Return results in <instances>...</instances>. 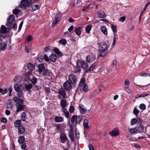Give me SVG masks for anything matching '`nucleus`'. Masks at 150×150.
Here are the masks:
<instances>
[{
	"instance_id": "54",
	"label": "nucleus",
	"mask_w": 150,
	"mask_h": 150,
	"mask_svg": "<svg viewBox=\"0 0 150 150\" xmlns=\"http://www.w3.org/2000/svg\"><path fill=\"white\" fill-rule=\"evenodd\" d=\"M85 82V80L84 78H82L80 81L79 86H82L83 85Z\"/></svg>"
},
{
	"instance_id": "49",
	"label": "nucleus",
	"mask_w": 150,
	"mask_h": 150,
	"mask_svg": "<svg viewBox=\"0 0 150 150\" xmlns=\"http://www.w3.org/2000/svg\"><path fill=\"white\" fill-rule=\"evenodd\" d=\"M21 79V77L19 76H16L14 79V81L16 82H19Z\"/></svg>"
},
{
	"instance_id": "25",
	"label": "nucleus",
	"mask_w": 150,
	"mask_h": 150,
	"mask_svg": "<svg viewBox=\"0 0 150 150\" xmlns=\"http://www.w3.org/2000/svg\"><path fill=\"white\" fill-rule=\"evenodd\" d=\"M82 28L81 27H78L75 29V32L76 34L78 36H80L81 33Z\"/></svg>"
},
{
	"instance_id": "13",
	"label": "nucleus",
	"mask_w": 150,
	"mask_h": 150,
	"mask_svg": "<svg viewBox=\"0 0 150 150\" xmlns=\"http://www.w3.org/2000/svg\"><path fill=\"white\" fill-rule=\"evenodd\" d=\"M60 138L61 140V142L62 143H64L67 140V138L65 134L64 133H62L60 136Z\"/></svg>"
},
{
	"instance_id": "35",
	"label": "nucleus",
	"mask_w": 150,
	"mask_h": 150,
	"mask_svg": "<svg viewBox=\"0 0 150 150\" xmlns=\"http://www.w3.org/2000/svg\"><path fill=\"white\" fill-rule=\"evenodd\" d=\"M96 64L94 63L91 65L90 67L88 69V70L89 71H92L94 69L95 67H96Z\"/></svg>"
},
{
	"instance_id": "3",
	"label": "nucleus",
	"mask_w": 150,
	"mask_h": 150,
	"mask_svg": "<svg viewBox=\"0 0 150 150\" xmlns=\"http://www.w3.org/2000/svg\"><path fill=\"white\" fill-rule=\"evenodd\" d=\"M76 67L78 68V71L80 72L81 68H83L84 69H88V64L84 61H78L76 62Z\"/></svg>"
},
{
	"instance_id": "9",
	"label": "nucleus",
	"mask_w": 150,
	"mask_h": 150,
	"mask_svg": "<svg viewBox=\"0 0 150 150\" xmlns=\"http://www.w3.org/2000/svg\"><path fill=\"white\" fill-rule=\"evenodd\" d=\"M10 30V28H7L5 26L2 25L1 27L0 32L5 34L9 32Z\"/></svg>"
},
{
	"instance_id": "46",
	"label": "nucleus",
	"mask_w": 150,
	"mask_h": 150,
	"mask_svg": "<svg viewBox=\"0 0 150 150\" xmlns=\"http://www.w3.org/2000/svg\"><path fill=\"white\" fill-rule=\"evenodd\" d=\"M139 108L140 109L142 110H145L146 108L145 105L143 103H142L140 104L139 106Z\"/></svg>"
},
{
	"instance_id": "2",
	"label": "nucleus",
	"mask_w": 150,
	"mask_h": 150,
	"mask_svg": "<svg viewBox=\"0 0 150 150\" xmlns=\"http://www.w3.org/2000/svg\"><path fill=\"white\" fill-rule=\"evenodd\" d=\"M98 48L100 52L99 56L105 57L107 53V50L108 48L107 44L105 42H101L98 44Z\"/></svg>"
},
{
	"instance_id": "20",
	"label": "nucleus",
	"mask_w": 150,
	"mask_h": 150,
	"mask_svg": "<svg viewBox=\"0 0 150 150\" xmlns=\"http://www.w3.org/2000/svg\"><path fill=\"white\" fill-rule=\"evenodd\" d=\"M98 16L99 17L101 18H104L106 16L105 12L103 11H100L98 13Z\"/></svg>"
},
{
	"instance_id": "19",
	"label": "nucleus",
	"mask_w": 150,
	"mask_h": 150,
	"mask_svg": "<svg viewBox=\"0 0 150 150\" xmlns=\"http://www.w3.org/2000/svg\"><path fill=\"white\" fill-rule=\"evenodd\" d=\"M79 109L80 112L81 114H85L87 111V110L84 108V105H80Z\"/></svg>"
},
{
	"instance_id": "38",
	"label": "nucleus",
	"mask_w": 150,
	"mask_h": 150,
	"mask_svg": "<svg viewBox=\"0 0 150 150\" xmlns=\"http://www.w3.org/2000/svg\"><path fill=\"white\" fill-rule=\"evenodd\" d=\"M138 130V129L136 127L132 128L129 129V132L131 134H133L136 132Z\"/></svg>"
},
{
	"instance_id": "29",
	"label": "nucleus",
	"mask_w": 150,
	"mask_h": 150,
	"mask_svg": "<svg viewBox=\"0 0 150 150\" xmlns=\"http://www.w3.org/2000/svg\"><path fill=\"white\" fill-rule=\"evenodd\" d=\"M54 51L57 55L59 56L62 57V56L63 54L62 53L59 51V49L56 47L54 48L53 49Z\"/></svg>"
},
{
	"instance_id": "50",
	"label": "nucleus",
	"mask_w": 150,
	"mask_h": 150,
	"mask_svg": "<svg viewBox=\"0 0 150 150\" xmlns=\"http://www.w3.org/2000/svg\"><path fill=\"white\" fill-rule=\"evenodd\" d=\"M81 121V118L80 117H77V116L76 121L75 123V125H76L77 124H79Z\"/></svg>"
},
{
	"instance_id": "17",
	"label": "nucleus",
	"mask_w": 150,
	"mask_h": 150,
	"mask_svg": "<svg viewBox=\"0 0 150 150\" xmlns=\"http://www.w3.org/2000/svg\"><path fill=\"white\" fill-rule=\"evenodd\" d=\"M38 68V70L39 72V74H41L42 72L45 69V65L43 64H41L39 65Z\"/></svg>"
},
{
	"instance_id": "12",
	"label": "nucleus",
	"mask_w": 150,
	"mask_h": 150,
	"mask_svg": "<svg viewBox=\"0 0 150 150\" xmlns=\"http://www.w3.org/2000/svg\"><path fill=\"white\" fill-rule=\"evenodd\" d=\"M1 37V35L0 34V38ZM0 46H1V49L2 50H5L7 46L5 42H3L1 38H0Z\"/></svg>"
},
{
	"instance_id": "27",
	"label": "nucleus",
	"mask_w": 150,
	"mask_h": 150,
	"mask_svg": "<svg viewBox=\"0 0 150 150\" xmlns=\"http://www.w3.org/2000/svg\"><path fill=\"white\" fill-rule=\"evenodd\" d=\"M92 26L91 25H87L85 28V30L86 33L89 34L90 31H91Z\"/></svg>"
},
{
	"instance_id": "42",
	"label": "nucleus",
	"mask_w": 150,
	"mask_h": 150,
	"mask_svg": "<svg viewBox=\"0 0 150 150\" xmlns=\"http://www.w3.org/2000/svg\"><path fill=\"white\" fill-rule=\"evenodd\" d=\"M137 128L138 129V131H139L142 132H144V127L143 125H140L138 126V127Z\"/></svg>"
},
{
	"instance_id": "14",
	"label": "nucleus",
	"mask_w": 150,
	"mask_h": 150,
	"mask_svg": "<svg viewBox=\"0 0 150 150\" xmlns=\"http://www.w3.org/2000/svg\"><path fill=\"white\" fill-rule=\"evenodd\" d=\"M71 83L69 81H66L64 82L63 85V86L64 88V89L67 90L69 89L71 87Z\"/></svg>"
},
{
	"instance_id": "40",
	"label": "nucleus",
	"mask_w": 150,
	"mask_h": 150,
	"mask_svg": "<svg viewBox=\"0 0 150 150\" xmlns=\"http://www.w3.org/2000/svg\"><path fill=\"white\" fill-rule=\"evenodd\" d=\"M30 81L33 84H35L37 82V79L34 76H33V78L30 80Z\"/></svg>"
},
{
	"instance_id": "43",
	"label": "nucleus",
	"mask_w": 150,
	"mask_h": 150,
	"mask_svg": "<svg viewBox=\"0 0 150 150\" xmlns=\"http://www.w3.org/2000/svg\"><path fill=\"white\" fill-rule=\"evenodd\" d=\"M51 73L50 71L48 69L45 70L44 72V75L46 76H48Z\"/></svg>"
},
{
	"instance_id": "34",
	"label": "nucleus",
	"mask_w": 150,
	"mask_h": 150,
	"mask_svg": "<svg viewBox=\"0 0 150 150\" xmlns=\"http://www.w3.org/2000/svg\"><path fill=\"white\" fill-rule=\"evenodd\" d=\"M77 115H73L71 119V123L73 124H75L76 121V119Z\"/></svg>"
},
{
	"instance_id": "39",
	"label": "nucleus",
	"mask_w": 150,
	"mask_h": 150,
	"mask_svg": "<svg viewBox=\"0 0 150 150\" xmlns=\"http://www.w3.org/2000/svg\"><path fill=\"white\" fill-rule=\"evenodd\" d=\"M12 102V100L11 99H8L7 103V106L8 108H12L11 104Z\"/></svg>"
},
{
	"instance_id": "47",
	"label": "nucleus",
	"mask_w": 150,
	"mask_h": 150,
	"mask_svg": "<svg viewBox=\"0 0 150 150\" xmlns=\"http://www.w3.org/2000/svg\"><path fill=\"white\" fill-rule=\"evenodd\" d=\"M32 85L31 84L28 85L25 84V88L28 90L32 88Z\"/></svg>"
},
{
	"instance_id": "1",
	"label": "nucleus",
	"mask_w": 150,
	"mask_h": 150,
	"mask_svg": "<svg viewBox=\"0 0 150 150\" xmlns=\"http://www.w3.org/2000/svg\"><path fill=\"white\" fill-rule=\"evenodd\" d=\"M13 100L16 103L15 105L17 108L16 110L17 113L24 110L25 106L23 104L24 101L23 99L15 96L13 97Z\"/></svg>"
},
{
	"instance_id": "57",
	"label": "nucleus",
	"mask_w": 150,
	"mask_h": 150,
	"mask_svg": "<svg viewBox=\"0 0 150 150\" xmlns=\"http://www.w3.org/2000/svg\"><path fill=\"white\" fill-rule=\"evenodd\" d=\"M125 91L129 93H131V91L129 88V86L125 87Z\"/></svg>"
},
{
	"instance_id": "59",
	"label": "nucleus",
	"mask_w": 150,
	"mask_h": 150,
	"mask_svg": "<svg viewBox=\"0 0 150 150\" xmlns=\"http://www.w3.org/2000/svg\"><path fill=\"white\" fill-rule=\"evenodd\" d=\"M111 28L112 30L114 32H115L117 30L116 27L114 25H111Z\"/></svg>"
},
{
	"instance_id": "52",
	"label": "nucleus",
	"mask_w": 150,
	"mask_h": 150,
	"mask_svg": "<svg viewBox=\"0 0 150 150\" xmlns=\"http://www.w3.org/2000/svg\"><path fill=\"white\" fill-rule=\"evenodd\" d=\"M21 117L22 120L23 121H25L26 118V114L25 112H23L22 113Z\"/></svg>"
},
{
	"instance_id": "15",
	"label": "nucleus",
	"mask_w": 150,
	"mask_h": 150,
	"mask_svg": "<svg viewBox=\"0 0 150 150\" xmlns=\"http://www.w3.org/2000/svg\"><path fill=\"white\" fill-rule=\"evenodd\" d=\"M109 134H110L112 137L117 135L119 134V132L118 130L117 129H115L112 131L109 132Z\"/></svg>"
},
{
	"instance_id": "62",
	"label": "nucleus",
	"mask_w": 150,
	"mask_h": 150,
	"mask_svg": "<svg viewBox=\"0 0 150 150\" xmlns=\"http://www.w3.org/2000/svg\"><path fill=\"white\" fill-rule=\"evenodd\" d=\"M22 144L21 146V148L23 149H25L26 147V145L25 143L24 142L23 143H22Z\"/></svg>"
},
{
	"instance_id": "58",
	"label": "nucleus",
	"mask_w": 150,
	"mask_h": 150,
	"mask_svg": "<svg viewBox=\"0 0 150 150\" xmlns=\"http://www.w3.org/2000/svg\"><path fill=\"white\" fill-rule=\"evenodd\" d=\"M129 81L128 79H126L125 81V87L129 86Z\"/></svg>"
},
{
	"instance_id": "60",
	"label": "nucleus",
	"mask_w": 150,
	"mask_h": 150,
	"mask_svg": "<svg viewBox=\"0 0 150 150\" xmlns=\"http://www.w3.org/2000/svg\"><path fill=\"white\" fill-rule=\"evenodd\" d=\"M30 47L28 46L25 47V51L26 53H28L30 51L31 48Z\"/></svg>"
},
{
	"instance_id": "10",
	"label": "nucleus",
	"mask_w": 150,
	"mask_h": 150,
	"mask_svg": "<svg viewBox=\"0 0 150 150\" xmlns=\"http://www.w3.org/2000/svg\"><path fill=\"white\" fill-rule=\"evenodd\" d=\"M61 15L59 13H57L56 15L54 21L52 22V26H54L58 23V21L60 20Z\"/></svg>"
},
{
	"instance_id": "31",
	"label": "nucleus",
	"mask_w": 150,
	"mask_h": 150,
	"mask_svg": "<svg viewBox=\"0 0 150 150\" xmlns=\"http://www.w3.org/2000/svg\"><path fill=\"white\" fill-rule=\"evenodd\" d=\"M46 54H45L44 56L43 55H41L38 58V59L39 62H43L44 60H45V55Z\"/></svg>"
},
{
	"instance_id": "32",
	"label": "nucleus",
	"mask_w": 150,
	"mask_h": 150,
	"mask_svg": "<svg viewBox=\"0 0 150 150\" xmlns=\"http://www.w3.org/2000/svg\"><path fill=\"white\" fill-rule=\"evenodd\" d=\"M25 140V137L23 136H21L18 138V142L19 144L23 143Z\"/></svg>"
},
{
	"instance_id": "5",
	"label": "nucleus",
	"mask_w": 150,
	"mask_h": 150,
	"mask_svg": "<svg viewBox=\"0 0 150 150\" xmlns=\"http://www.w3.org/2000/svg\"><path fill=\"white\" fill-rule=\"evenodd\" d=\"M57 93L58 94L57 97L59 99H62L66 98V92L65 89L62 87L58 89Z\"/></svg>"
},
{
	"instance_id": "4",
	"label": "nucleus",
	"mask_w": 150,
	"mask_h": 150,
	"mask_svg": "<svg viewBox=\"0 0 150 150\" xmlns=\"http://www.w3.org/2000/svg\"><path fill=\"white\" fill-rule=\"evenodd\" d=\"M33 3L31 0H21L20 6L23 9H25L27 7L30 6Z\"/></svg>"
},
{
	"instance_id": "51",
	"label": "nucleus",
	"mask_w": 150,
	"mask_h": 150,
	"mask_svg": "<svg viewBox=\"0 0 150 150\" xmlns=\"http://www.w3.org/2000/svg\"><path fill=\"white\" fill-rule=\"evenodd\" d=\"M139 112V111L138 110L137 108L135 107L134 108L133 112V113L135 115H137Z\"/></svg>"
},
{
	"instance_id": "24",
	"label": "nucleus",
	"mask_w": 150,
	"mask_h": 150,
	"mask_svg": "<svg viewBox=\"0 0 150 150\" xmlns=\"http://www.w3.org/2000/svg\"><path fill=\"white\" fill-rule=\"evenodd\" d=\"M21 125V122L19 120H17L14 122V126L16 127H20V126H22Z\"/></svg>"
},
{
	"instance_id": "63",
	"label": "nucleus",
	"mask_w": 150,
	"mask_h": 150,
	"mask_svg": "<svg viewBox=\"0 0 150 150\" xmlns=\"http://www.w3.org/2000/svg\"><path fill=\"white\" fill-rule=\"evenodd\" d=\"M1 122L4 123H6L7 122L6 119L4 117H1Z\"/></svg>"
},
{
	"instance_id": "26",
	"label": "nucleus",
	"mask_w": 150,
	"mask_h": 150,
	"mask_svg": "<svg viewBox=\"0 0 150 150\" xmlns=\"http://www.w3.org/2000/svg\"><path fill=\"white\" fill-rule=\"evenodd\" d=\"M60 104L62 108V109L65 108V107L67 105V103L64 99H61Z\"/></svg>"
},
{
	"instance_id": "36",
	"label": "nucleus",
	"mask_w": 150,
	"mask_h": 150,
	"mask_svg": "<svg viewBox=\"0 0 150 150\" xmlns=\"http://www.w3.org/2000/svg\"><path fill=\"white\" fill-rule=\"evenodd\" d=\"M149 95L147 93H143L141 94H137L135 96V98H140L141 97H145V96H148Z\"/></svg>"
},
{
	"instance_id": "53",
	"label": "nucleus",
	"mask_w": 150,
	"mask_h": 150,
	"mask_svg": "<svg viewBox=\"0 0 150 150\" xmlns=\"http://www.w3.org/2000/svg\"><path fill=\"white\" fill-rule=\"evenodd\" d=\"M32 40V38L30 36H29L27 38L25 41V43H28L29 42Z\"/></svg>"
},
{
	"instance_id": "33",
	"label": "nucleus",
	"mask_w": 150,
	"mask_h": 150,
	"mask_svg": "<svg viewBox=\"0 0 150 150\" xmlns=\"http://www.w3.org/2000/svg\"><path fill=\"white\" fill-rule=\"evenodd\" d=\"M89 90V88L88 85L86 83L85 84L83 87V91L84 92H87Z\"/></svg>"
},
{
	"instance_id": "6",
	"label": "nucleus",
	"mask_w": 150,
	"mask_h": 150,
	"mask_svg": "<svg viewBox=\"0 0 150 150\" xmlns=\"http://www.w3.org/2000/svg\"><path fill=\"white\" fill-rule=\"evenodd\" d=\"M57 59V55L54 53L50 54L49 57L47 55H45V61L47 62L50 61L54 62L56 61Z\"/></svg>"
},
{
	"instance_id": "22",
	"label": "nucleus",
	"mask_w": 150,
	"mask_h": 150,
	"mask_svg": "<svg viewBox=\"0 0 150 150\" xmlns=\"http://www.w3.org/2000/svg\"><path fill=\"white\" fill-rule=\"evenodd\" d=\"M25 132V127L21 126L18 128V132L19 133L21 134H23Z\"/></svg>"
},
{
	"instance_id": "8",
	"label": "nucleus",
	"mask_w": 150,
	"mask_h": 150,
	"mask_svg": "<svg viewBox=\"0 0 150 150\" xmlns=\"http://www.w3.org/2000/svg\"><path fill=\"white\" fill-rule=\"evenodd\" d=\"M96 59V57L94 55H92L91 56L88 55L86 57V61L89 63L94 62Z\"/></svg>"
},
{
	"instance_id": "56",
	"label": "nucleus",
	"mask_w": 150,
	"mask_h": 150,
	"mask_svg": "<svg viewBox=\"0 0 150 150\" xmlns=\"http://www.w3.org/2000/svg\"><path fill=\"white\" fill-rule=\"evenodd\" d=\"M75 110V108L74 107L72 106L71 105L70 106L69 111L71 113H73Z\"/></svg>"
},
{
	"instance_id": "48",
	"label": "nucleus",
	"mask_w": 150,
	"mask_h": 150,
	"mask_svg": "<svg viewBox=\"0 0 150 150\" xmlns=\"http://www.w3.org/2000/svg\"><path fill=\"white\" fill-rule=\"evenodd\" d=\"M55 126L56 127V130L58 132H59L61 129V126L59 124H58L55 125Z\"/></svg>"
},
{
	"instance_id": "30",
	"label": "nucleus",
	"mask_w": 150,
	"mask_h": 150,
	"mask_svg": "<svg viewBox=\"0 0 150 150\" xmlns=\"http://www.w3.org/2000/svg\"><path fill=\"white\" fill-rule=\"evenodd\" d=\"M27 66L28 69L30 70H33L35 68V65L31 63H29L28 64Z\"/></svg>"
},
{
	"instance_id": "44",
	"label": "nucleus",
	"mask_w": 150,
	"mask_h": 150,
	"mask_svg": "<svg viewBox=\"0 0 150 150\" xmlns=\"http://www.w3.org/2000/svg\"><path fill=\"white\" fill-rule=\"evenodd\" d=\"M17 94L18 96L20 98H23V94L22 92V90L18 91H17Z\"/></svg>"
},
{
	"instance_id": "16",
	"label": "nucleus",
	"mask_w": 150,
	"mask_h": 150,
	"mask_svg": "<svg viewBox=\"0 0 150 150\" xmlns=\"http://www.w3.org/2000/svg\"><path fill=\"white\" fill-rule=\"evenodd\" d=\"M88 120L85 119L83 120V126L84 130H88L89 128V127L88 125Z\"/></svg>"
},
{
	"instance_id": "21",
	"label": "nucleus",
	"mask_w": 150,
	"mask_h": 150,
	"mask_svg": "<svg viewBox=\"0 0 150 150\" xmlns=\"http://www.w3.org/2000/svg\"><path fill=\"white\" fill-rule=\"evenodd\" d=\"M100 30L105 35H107L108 34V32L107 28L105 26H102L100 28Z\"/></svg>"
},
{
	"instance_id": "7",
	"label": "nucleus",
	"mask_w": 150,
	"mask_h": 150,
	"mask_svg": "<svg viewBox=\"0 0 150 150\" xmlns=\"http://www.w3.org/2000/svg\"><path fill=\"white\" fill-rule=\"evenodd\" d=\"M15 20V16L14 15H10L8 18V23L6 24L8 28L12 27V23Z\"/></svg>"
},
{
	"instance_id": "45",
	"label": "nucleus",
	"mask_w": 150,
	"mask_h": 150,
	"mask_svg": "<svg viewBox=\"0 0 150 150\" xmlns=\"http://www.w3.org/2000/svg\"><path fill=\"white\" fill-rule=\"evenodd\" d=\"M137 122V120L136 118H133L131 121L130 123L132 125H135Z\"/></svg>"
},
{
	"instance_id": "41",
	"label": "nucleus",
	"mask_w": 150,
	"mask_h": 150,
	"mask_svg": "<svg viewBox=\"0 0 150 150\" xmlns=\"http://www.w3.org/2000/svg\"><path fill=\"white\" fill-rule=\"evenodd\" d=\"M39 8V7L38 5L36 4L33 5L32 6V10L33 11H35L38 9Z\"/></svg>"
},
{
	"instance_id": "11",
	"label": "nucleus",
	"mask_w": 150,
	"mask_h": 150,
	"mask_svg": "<svg viewBox=\"0 0 150 150\" xmlns=\"http://www.w3.org/2000/svg\"><path fill=\"white\" fill-rule=\"evenodd\" d=\"M76 81V78L73 74H70L69 76V81L71 83H74Z\"/></svg>"
},
{
	"instance_id": "18",
	"label": "nucleus",
	"mask_w": 150,
	"mask_h": 150,
	"mask_svg": "<svg viewBox=\"0 0 150 150\" xmlns=\"http://www.w3.org/2000/svg\"><path fill=\"white\" fill-rule=\"evenodd\" d=\"M54 120L57 122H61L64 121V119L62 117L57 116L55 117Z\"/></svg>"
},
{
	"instance_id": "64",
	"label": "nucleus",
	"mask_w": 150,
	"mask_h": 150,
	"mask_svg": "<svg viewBox=\"0 0 150 150\" xmlns=\"http://www.w3.org/2000/svg\"><path fill=\"white\" fill-rule=\"evenodd\" d=\"M88 146L89 150H94V147L91 144H89Z\"/></svg>"
},
{
	"instance_id": "37",
	"label": "nucleus",
	"mask_w": 150,
	"mask_h": 150,
	"mask_svg": "<svg viewBox=\"0 0 150 150\" xmlns=\"http://www.w3.org/2000/svg\"><path fill=\"white\" fill-rule=\"evenodd\" d=\"M59 42L61 44L65 45H67V40L64 39H62L59 41Z\"/></svg>"
},
{
	"instance_id": "55",
	"label": "nucleus",
	"mask_w": 150,
	"mask_h": 150,
	"mask_svg": "<svg viewBox=\"0 0 150 150\" xmlns=\"http://www.w3.org/2000/svg\"><path fill=\"white\" fill-rule=\"evenodd\" d=\"M51 50V47L50 46H48L45 47V52H49Z\"/></svg>"
},
{
	"instance_id": "61",
	"label": "nucleus",
	"mask_w": 150,
	"mask_h": 150,
	"mask_svg": "<svg viewBox=\"0 0 150 150\" xmlns=\"http://www.w3.org/2000/svg\"><path fill=\"white\" fill-rule=\"evenodd\" d=\"M20 11V10L18 9H14L13 10V13L14 14H17Z\"/></svg>"
},
{
	"instance_id": "28",
	"label": "nucleus",
	"mask_w": 150,
	"mask_h": 150,
	"mask_svg": "<svg viewBox=\"0 0 150 150\" xmlns=\"http://www.w3.org/2000/svg\"><path fill=\"white\" fill-rule=\"evenodd\" d=\"M21 85H19L18 84H14V88L15 91H18L21 90Z\"/></svg>"
},
{
	"instance_id": "23",
	"label": "nucleus",
	"mask_w": 150,
	"mask_h": 150,
	"mask_svg": "<svg viewBox=\"0 0 150 150\" xmlns=\"http://www.w3.org/2000/svg\"><path fill=\"white\" fill-rule=\"evenodd\" d=\"M62 111L63 112L65 117L67 119L69 117V112L66 108L62 109Z\"/></svg>"
}]
</instances>
